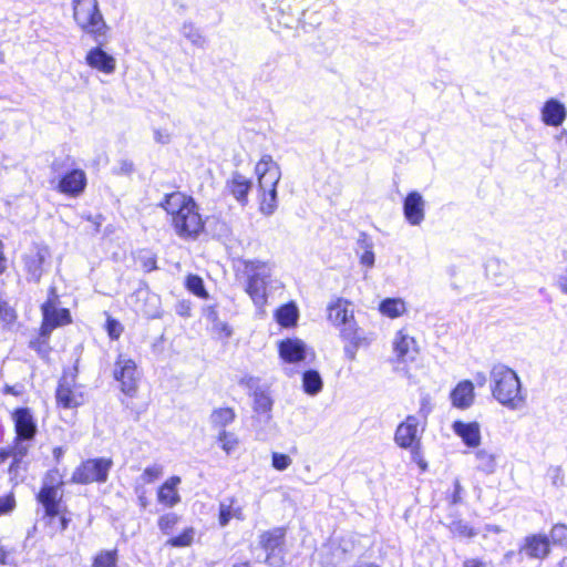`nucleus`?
<instances>
[{"label":"nucleus","instance_id":"7c9ffc66","mask_svg":"<svg viewBox=\"0 0 567 567\" xmlns=\"http://www.w3.org/2000/svg\"><path fill=\"white\" fill-rule=\"evenodd\" d=\"M231 518L243 520V508L237 505L235 498H226L219 504V525L225 527Z\"/></svg>","mask_w":567,"mask_h":567},{"label":"nucleus","instance_id":"f03ea898","mask_svg":"<svg viewBox=\"0 0 567 567\" xmlns=\"http://www.w3.org/2000/svg\"><path fill=\"white\" fill-rule=\"evenodd\" d=\"M491 392L493 398L509 410L524 406L526 396L522 392V383L514 370L505 364L493 365L491 373Z\"/></svg>","mask_w":567,"mask_h":567},{"label":"nucleus","instance_id":"a211bd4d","mask_svg":"<svg viewBox=\"0 0 567 567\" xmlns=\"http://www.w3.org/2000/svg\"><path fill=\"white\" fill-rule=\"evenodd\" d=\"M417 417L414 415H409L395 431V443L402 449L412 447L414 442L417 440Z\"/></svg>","mask_w":567,"mask_h":567},{"label":"nucleus","instance_id":"6e6d98bb","mask_svg":"<svg viewBox=\"0 0 567 567\" xmlns=\"http://www.w3.org/2000/svg\"><path fill=\"white\" fill-rule=\"evenodd\" d=\"M14 507V498L12 496L0 497V515L11 512Z\"/></svg>","mask_w":567,"mask_h":567},{"label":"nucleus","instance_id":"393cba45","mask_svg":"<svg viewBox=\"0 0 567 567\" xmlns=\"http://www.w3.org/2000/svg\"><path fill=\"white\" fill-rule=\"evenodd\" d=\"M327 310L328 320L337 327H341L342 323L354 317L351 303L343 298H337L331 301Z\"/></svg>","mask_w":567,"mask_h":567},{"label":"nucleus","instance_id":"58836bf2","mask_svg":"<svg viewBox=\"0 0 567 567\" xmlns=\"http://www.w3.org/2000/svg\"><path fill=\"white\" fill-rule=\"evenodd\" d=\"M451 533L458 538H472L477 532L466 522L462 519L453 520L449 526Z\"/></svg>","mask_w":567,"mask_h":567},{"label":"nucleus","instance_id":"603ef678","mask_svg":"<svg viewBox=\"0 0 567 567\" xmlns=\"http://www.w3.org/2000/svg\"><path fill=\"white\" fill-rule=\"evenodd\" d=\"M239 384L255 392L256 389H262L259 385V379L252 375H245L240 379Z\"/></svg>","mask_w":567,"mask_h":567},{"label":"nucleus","instance_id":"e2e57ef3","mask_svg":"<svg viewBox=\"0 0 567 567\" xmlns=\"http://www.w3.org/2000/svg\"><path fill=\"white\" fill-rule=\"evenodd\" d=\"M462 492H463V487L460 483L458 480H455L454 481V492H453V495H452V503L453 504H457L461 502L462 499Z\"/></svg>","mask_w":567,"mask_h":567},{"label":"nucleus","instance_id":"6ab92c4d","mask_svg":"<svg viewBox=\"0 0 567 567\" xmlns=\"http://www.w3.org/2000/svg\"><path fill=\"white\" fill-rule=\"evenodd\" d=\"M251 187V181L238 172L233 173L226 183V189L241 206L248 203V193Z\"/></svg>","mask_w":567,"mask_h":567},{"label":"nucleus","instance_id":"13d9d810","mask_svg":"<svg viewBox=\"0 0 567 567\" xmlns=\"http://www.w3.org/2000/svg\"><path fill=\"white\" fill-rule=\"evenodd\" d=\"M141 261L145 271H152L157 268L156 258L153 255L143 256Z\"/></svg>","mask_w":567,"mask_h":567},{"label":"nucleus","instance_id":"8fccbe9b","mask_svg":"<svg viewBox=\"0 0 567 567\" xmlns=\"http://www.w3.org/2000/svg\"><path fill=\"white\" fill-rule=\"evenodd\" d=\"M373 249V243L365 233H360L357 239V254Z\"/></svg>","mask_w":567,"mask_h":567},{"label":"nucleus","instance_id":"c9c22d12","mask_svg":"<svg viewBox=\"0 0 567 567\" xmlns=\"http://www.w3.org/2000/svg\"><path fill=\"white\" fill-rule=\"evenodd\" d=\"M379 310L389 318H398L405 312V302L400 298H386L381 301Z\"/></svg>","mask_w":567,"mask_h":567},{"label":"nucleus","instance_id":"49530a36","mask_svg":"<svg viewBox=\"0 0 567 567\" xmlns=\"http://www.w3.org/2000/svg\"><path fill=\"white\" fill-rule=\"evenodd\" d=\"M271 461H272V466L277 471H285L292 463L290 456H288L287 454L278 453V452L272 453Z\"/></svg>","mask_w":567,"mask_h":567},{"label":"nucleus","instance_id":"e433bc0d","mask_svg":"<svg viewBox=\"0 0 567 567\" xmlns=\"http://www.w3.org/2000/svg\"><path fill=\"white\" fill-rule=\"evenodd\" d=\"M323 386L321 375L316 370H308L302 375L303 391L309 395L318 394Z\"/></svg>","mask_w":567,"mask_h":567},{"label":"nucleus","instance_id":"cd10ccee","mask_svg":"<svg viewBox=\"0 0 567 567\" xmlns=\"http://www.w3.org/2000/svg\"><path fill=\"white\" fill-rule=\"evenodd\" d=\"M566 118V109L555 99L548 100L542 109V120L546 125L558 126Z\"/></svg>","mask_w":567,"mask_h":567},{"label":"nucleus","instance_id":"4c0bfd02","mask_svg":"<svg viewBox=\"0 0 567 567\" xmlns=\"http://www.w3.org/2000/svg\"><path fill=\"white\" fill-rule=\"evenodd\" d=\"M217 442L220 444L221 450L230 455L239 445L237 435L233 432L221 430L218 432Z\"/></svg>","mask_w":567,"mask_h":567},{"label":"nucleus","instance_id":"aec40b11","mask_svg":"<svg viewBox=\"0 0 567 567\" xmlns=\"http://www.w3.org/2000/svg\"><path fill=\"white\" fill-rule=\"evenodd\" d=\"M307 347L299 339H285L279 343V355L288 363H296L305 360Z\"/></svg>","mask_w":567,"mask_h":567},{"label":"nucleus","instance_id":"4be33fe9","mask_svg":"<svg viewBox=\"0 0 567 567\" xmlns=\"http://www.w3.org/2000/svg\"><path fill=\"white\" fill-rule=\"evenodd\" d=\"M452 430L466 446L477 447L481 444V426L477 422L455 421L452 424Z\"/></svg>","mask_w":567,"mask_h":567},{"label":"nucleus","instance_id":"9b49d317","mask_svg":"<svg viewBox=\"0 0 567 567\" xmlns=\"http://www.w3.org/2000/svg\"><path fill=\"white\" fill-rule=\"evenodd\" d=\"M49 258L50 251L44 246H34L25 254L23 261L29 281H40L44 271V264Z\"/></svg>","mask_w":567,"mask_h":567},{"label":"nucleus","instance_id":"37998d69","mask_svg":"<svg viewBox=\"0 0 567 567\" xmlns=\"http://www.w3.org/2000/svg\"><path fill=\"white\" fill-rule=\"evenodd\" d=\"M187 289L198 297H206V290L204 288L203 279L197 275H189L186 278Z\"/></svg>","mask_w":567,"mask_h":567},{"label":"nucleus","instance_id":"6e6552de","mask_svg":"<svg viewBox=\"0 0 567 567\" xmlns=\"http://www.w3.org/2000/svg\"><path fill=\"white\" fill-rule=\"evenodd\" d=\"M55 398L58 404L64 409H72L83 404V394L76 384V368L71 372H64L59 381Z\"/></svg>","mask_w":567,"mask_h":567},{"label":"nucleus","instance_id":"9d476101","mask_svg":"<svg viewBox=\"0 0 567 567\" xmlns=\"http://www.w3.org/2000/svg\"><path fill=\"white\" fill-rule=\"evenodd\" d=\"M301 10L299 0H279L275 7L270 8L268 19L271 24L291 28L298 21Z\"/></svg>","mask_w":567,"mask_h":567},{"label":"nucleus","instance_id":"a878e982","mask_svg":"<svg viewBox=\"0 0 567 567\" xmlns=\"http://www.w3.org/2000/svg\"><path fill=\"white\" fill-rule=\"evenodd\" d=\"M453 406L465 410L474 402V385L471 381H461L450 394Z\"/></svg>","mask_w":567,"mask_h":567},{"label":"nucleus","instance_id":"39448f33","mask_svg":"<svg viewBox=\"0 0 567 567\" xmlns=\"http://www.w3.org/2000/svg\"><path fill=\"white\" fill-rule=\"evenodd\" d=\"M63 476L59 470H50L42 481V487L37 496L38 502L43 506L45 516L50 523L61 513L63 497Z\"/></svg>","mask_w":567,"mask_h":567},{"label":"nucleus","instance_id":"20e7f679","mask_svg":"<svg viewBox=\"0 0 567 567\" xmlns=\"http://www.w3.org/2000/svg\"><path fill=\"white\" fill-rule=\"evenodd\" d=\"M243 272L247 277L246 292L256 306H264L267 301V286L271 277V266L261 260H244Z\"/></svg>","mask_w":567,"mask_h":567},{"label":"nucleus","instance_id":"79ce46f5","mask_svg":"<svg viewBox=\"0 0 567 567\" xmlns=\"http://www.w3.org/2000/svg\"><path fill=\"white\" fill-rule=\"evenodd\" d=\"M163 475V466L159 464H153L147 466L140 476L143 484H151L158 480Z\"/></svg>","mask_w":567,"mask_h":567},{"label":"nucleus","instance_id":"2f4dec72","mask_svg":"<svg viewBox=\"0 0 567 567\" xmlns=\"http://www.w3.org/2000/svg\"><path fill=\"white\" fill-rule=\"evenodd\" d=\"M236 419V413L231 408H218L213 410L209 421L213 427L219 431L226 430Z\"/></svg>","mask_w":567,"mask_h":567},{"label":"nucleus","instance_id":"2eb2a0df","mask_svg":"<svg viewBox=\"0 0 567 567\" xmlns=\"http://www.w3.org/2000/svg\"><path fill=\"white\" fill-rule=\"evenodd\" d=\"M550 551L549 538L546 535L534 534L524 538L519 555L543 560Z\"/></svg>","mask_w":567,"mask_h":567},{"label":"nucleus","instance_id":"a18cd8bd","mask_svg":"<svg viewBox=\"0 0 567 567\" xmlns=\"http://www.w3.org/2000/svg\"><path fill=\"white\" fill-rule=\"evenodd\" d=\"M550 539L557 545H567V526L564 524H556L550 530Z\"/></svg>","mask_w":567,"mask_h":567},{"label":"nucleus","instance_id":"5fc2aeb1","mask_svg":"<svg viewBox=\"0 0 567 567\" xmlns=\"http://www.w3.org/2000/svg\"><path fill=\"white\" fill-rule=\"evenodd\" d=\"M154 140L158 144H168L171 142V133L166 128H154Z\"/></svg>","mask_w":567,"mask_h":567},{"label":"nucleus","instance_id":"b1692460","mask_svg":"<svg viewBox=\"0 0 567 567\" xmlns=\"http://www.w3.org/2000/svg\"><path fill=\"white\" fill-rule=\"evenodd\" d=\"M285 539V529L284 528H274L267 532H264L259 536V546L267 553L265 561L269 565H272L270 561L272 555H275L276 550L280 549Z\"/></svg>","mask_w":567,"mask_h":567},{"label":"nucleus","instance_id":"f257e3e1","mask_svg":"<svg viewBox=\"0 0 567 567\" xmlns=\"http://www.w3.org/2000/svg\"><path fill=\"white\" fill-rule=\"evenodd\" d=\"M159 206L171 216L176 235L195 240L203 233L205 223L193 197L181 192L166 194Z\"/></svg>","mask_w":567,"mask_h":567},{"label":"nucleus","instance_id":"3c124183","mask_svg":"<svg viewBox=\"0 0 567 567\" xmlns=\"http://www.w3.org/2000/svg\"><path fill=\"white\" fill-rule=\"evenodd\" d=\"M548 475L551 480V484L554 486H563L564 485V473H563V470L561 467L559 466H553L549 468L548 471Z\"/></svg>","mask_w":567,"mask_h":567},{"label":"nucleus","instance_id":"de8ad7c7","mask_svg":"<svg viewBox=\"0 0 567 567\" xmlns=\"http://www.w3.org/2000/svg\"><path fill=\"white\" fill-rule=\"evenodd\" d=\"M28 441H19L16 439V445L10 451V455L13 456L14 463H19L28 453L29 445Z\"/></svg>","mask_w":567,"mask_h":567},{"label":"nucleus","instance_id":"c03bdc74","mask_svg":"<svg viewBox=\"0 0 567 567\" xmlns=\"http://www.w3.org/2000/svg\"><path fill=\"white\" fill-rule=\"evenodd\" d=\"M178 520L179 517L175 513H167L158 518L157 525L164 534H169Z\"/></svg>","mask_w":567,"mask_h":567},{"label":"nucleus","instance_id":"bf43d9fd","mask_svg":"<svg viewBox=\"0 0 567 567\" xmlns=\"http://www.w3.org/2000/svg\"><path fill=\"white\" fill-rule=\"evenodd\" d=\"M364 343L348 342L344 346V354L349 360H354L358 349Z\"/></svg>","mask_w":567,"mask_h":567},{"label":"nucleus","instance_id":"4d7b16f0","mask_svg":"<svg viewBox=\"0 0 567 567\" xmlns=\"http://www.w3.org/2000/svg\"><path fill=\"white\" fill-rule=\"evenodd\" d=\"M360 262L368 268H372L374 266V252L373 249L365 250L360 252Z\"/></svg>","mask_w":567,"mask_h":567},{"label":"nucleus","instance_id":"864d4df0","mask_svg":"<svg viewBox=\"0 0 567 567\" xmlns=\"http://www.w3.org/2000/svg\"><path fill=\"white\" fill-rule=\"evenodd\" d=\"M106 329H107L109 336L112 339H117L122 332L121 324L115 319H111V318H109L106 321Z\"/></svg>","mask_w":567,"mask_h":567},{"label":"nucleus","instance_id":"7ed1b4c3","mask_svg":"<svg viewBox=\"0 0 567 567\" xmlns=\"http://www.w3.org/2000/svg\"><path fill=\"white\" fill-rule=\"evenodd\" d=\"M260 193V212L272 215L277 209V185L281 177L279 165L270 155H264L255 167Z\"/></svg>","mask_w":567,"mask_h":567},{"label":"nucleus","instance_id":"1a4fd4ad","mask_svg":"<svg viewBox=\"0 0 567 567\" xmlns=\"http://www.w3.org/2000/svg\"><path fill=\"white\" fill-rule=\"evenodd\" d=\"M113 377L121 384V391L133 396L137 390L138 372L134 360L120 354L114 363Z\"/></svg>","mask_w":567,"mask_h":567},{"label":"nucleus","instance_id":"c756f323","mask_svg":"<svg viewBox=\"0 0 567 567\" xmlns=\"http://www.w3.org/2000/svg\"><path fill=\"white\" fill-rule=\"evenodd\" d=\"M477 471L491 475L497 468V455L487 449H480L474 453Z\"/></svg>","mask_w":567,"mask_h":567},{"label":"nucleus","instance_id":"f8f14e48","mask_svg":"<svg viewBox=\"0 0 567 567\" xmlns=\"http://www.w3.org/2000/svg\"><path fill=\"white\" fill-rule=\"evenodd\" d=\"M104 45L92 47L85 54V63L100 73L111 75L116 70V59L103 49Z\"/></svg>","mask_w":567,"mask_h":567},{"label":"nucleus","instance_id":"680f3d73","mask_svg":"<svg viewBox=\"0 0 567 567\" xmlns=\"http://www.w3.org/2000/svg\"><path fill=\"white\" fill-rule=\"evenodd\" d=\"M136 494L140 507L142 509H146L150 504L148 497L146 496V491L143 488H136Z\"/></svg>","mask_w":567,"mask_h":567},{"label":"nucleus","instance_id":"5701e85b","mask_svg":"<svg viewBox=\"0 0 567 567\" xmlns=\"http://www.w3.org/2000/svg\"><path fill=\"white\" fill-rule=\"evenodd\" d=\"M85 186V173L82 169H72L61 178L59 190L63 194L78 196L84 190Z\"/></svg>","mask_w":567,"mask_h":567},{"label":"nucleus","instance_id":"dca6fc26","mask_svg":"<svg viewBox=\"0 0 567 567\" xmlns=\"http://www.w3.org/2000/svg\"><path fill=\"white\" fill-rule=\"evenodd\" d=\"M393 350L398 361H414L419 352L416 341L404 330H399L393 340Z\"/></svg>","mask_w":567,"mask_h":567},{"label":"nucleus","instance_id":"69168bd1","mask_svg":"<svg viewBox=\"0 0 567 567\" xmlns=\"http://www.w3.org/2000/svg\"><path fill=\"white\" fill-rule=\"evenodd\" d=\"M463 567H486V564L477 558H470L463 563Z\"/></svg>","mask_w":567,"mask_h":567},{"label":"nucleus","instance_id":"473e14b6","mask_svg":"<svg viewBox=\"0 0 567 567\" xmlns=\"http://www.w3.org/2000/svg\"><path fill=\"white\" fill-rule=\"evenodd\" d=\"M340 336L342 340L354 343H368L363 331L358 327L354 317L341 324Z\"/></svg>","mask_w":567,"mask_h":567},{"label":"nucleus","instance_id":"774afa93","mask_svg":"<svg viewBox=\"0 0 567 567\" xmlns=\"http://www.w3.org/2000/svg\"><path fill=\"white\" fill-rule=\"evenodd\" d=\"M475 380L477 384L482 386L486 383V375L482 372H478L475 377Z\"/></svg>","mask_w":567,"mask_h":567},{"label":"nucleus","instance_id":"72a5a7b5","mask_svg":"<svg viewBox=\"0 0 567 567\" xmlns=\"http://www.w3.org/2000/svg\"><path fill=\"white\" fill-rule=\"evenodd\" d=\"M298 308L292 302L281 306L276 311L277 322L286 328L295 326L298 320Z\"/></svg>","mask_w":567,"mask_h":567},{"label":"nucleus","instance_id":"a19ab883","mask_svg":"<svg viewBox=\"0 0 567 567\" xmlns=\"http://www.w3.org/2000/svg\"><path fill=\"white\" fill-rule=\"evenodd\" d=\"M116 550H104L96 555L92 567H116Z\"/></svg>","mask_w":567,"mask_h":567},{"label":"nucleus","instance_id":"f3484780","mask_svg":"<svg viewBox=\"0 0 567 567\" xmlns=\"http://www.w3.org/2000/svg\"><path fill=\"white\" fill-rule=\"evenodd\" d=\"M72 10L78 27L103 16L99 0H72Z\"/></svg>","mask_w":567,"mask_h":567},{"label":"nucleus","instance_id":"0e129e2a","mask_svg":"<svg viewBox=\"0 0 567 567\" xmlns=\"http://www.w3.org/2000/svg\"><path fill=\"white\" fill-rule=\"evenodd\" d=\"M65 513L66 512L61 508V513L58 515L59 516V525H60V530L61 532H63V530H65L68 528L69 523L71 520L70 517H68L65 515Z\"/></svg>","mask_w":567,"mask_h":567},{"label":"nucleus","instance_id":"ddd939ff","mask_svg":"<svg viewBox=\"0 0 567 567\" xmlns=\"http://www.w3.org/2000/svg\"><path fill=\"white\" fill-rule=\"evenodd\" d=\"M17 440L32 441L38 432L37 422L29 408H18L12 413Z\"/></svg>","mask_w":567,"mask_h":567},{"label":"nucleus","instance_id":"423d86ee","mask_svg":"<svg viewBox=\"0 0 567 567\" xmlns=\"http://www.w3.org/2000/svg\"><path fill=\"white\" fill-rule=\"evenodd\" d=\"M59 296L55 287H51L49 290V298L42 305L43 322L41 326V336L49 337L51 332L61 326L71 322L70 311L65 308H59Z\"/></svg>","mask_w":567,"mask_h":567},{"label":"nucleus","instance_id":"f704fd0d","mask_svg":"<svg viewBox=\"0 0 567 567\" xmlns=\"http://www.w3.org/2000/svg\"><path fill=\"white\" fill-rule=\"evenodd\" d=\"M181 33L194 47L199 49H204L206 47V38L202 34L200 30L193 22H184L181 27Z\"/></svg>","mask_w":567,"mask_h":567},{"label":"nucleus","instance_id":"0eeeda50","mask_svg":"<svg viewBox=\"0 0 567 567\" xmlns=\"http://www.w3.org/2000/svg\"><path fill=\"white\" fill-rule=\"evenodd\" d=\"M113 465L111 458H90L78 466L72 474V482L78 484L104 483Z\"/></svg>","mask_w":567,"mask_h":567},{"label":"nucleus","instance_id":"412c9836","mask_svg":"<svg viewBox=\"0 0 567 567\" xmlns=\"http://www.w3.org/2000/svg\"><path fill=\"white\" fill-rule=\"evenodd\" d=\"M84 34L95 42V44H107L110 40L111 27L104 19V16L78 27Z\"/></svg>","mask_w":567,"mask_h":567},{"label":"nucleus","instance_id":"09e8293b","mask_svg":"<svg viewBox=\"0 0 567 567\" xmlns=\"http://www.w3.org/2000/svg\"><path fill=\"white\" fill-rule=\"evenodd\" d=\"M208 319L215 322L214 323L215 329L221 331L225 334V337L231 336V333H233L231 328L226 322L217 320V313L215 310L209 311Z\"/></svg>","mask_w":567,"mask_h":567},{"label":"nucleus","instance_id":"ea45409f","mask_svg":"<svg viewBox=\"0 0 567 567\" xmlns=\"http://www.w3.org/2000/svg\"><path fill=\"white\" fill-rule=\"evenodd\" d=\"M195 529L193 527L186 528L182 534L169 538L166 545L171 547H187L194 542Z\"/></svg>","mask_w":567,"mask_h":567},{"label":"nucleus","instance_id":"338daca9","mask_svg":"<svg viewBox=\"0 0 567 567\" xmlns=\"http://www.w3.org/2000/svg\"><path fill=\"white\" fill-rule=\"evenodd\" d=\"M6 270V258L3 255V244L0 240V275L3 274Z\"/></svg>","mask_w":567,"mask_h":567},{"label":"nucleus","instance_id":"4468645a","mask_svg":"<svg viewBox=\"0 0 567 567\" xmlns=\"http://www.w3.org/2000/svg\"><path fill=\"white\" fill-rule=\"evenodd\" d=\"M403 215L411 226H420L425 219V200L416 192H410L403 200Z\"/></svg>","mask_w":567,"mask_h":567},{"label":"nucleus","instance_id":"bb28decb","mask_svg":"<svg viewBox=\"0 0 567 567\" xmlns=\"http://www.w3.org/2000/svg\"><path fill=\"white\" fill-rule=\"evenodd\" d=\"M179 483V476H172L166 480L157 492L158 503L167 507H174L176 504H178L181 502V496L177 491Z\"/></svg>","mask_w":567,"mask_h":567},{"label":"nucleus","instance_id":"052dcab7","mask_svg":"<svg viewBox=\"0 0 567 567\" xmlns=\"http://www.w3.org/2000/svg\"><path fill=\"white\" fill-rule=\"evenodd\" d=\"M432 406H431V400L429 395H424L421 399V406H420V414L426 419L427 415L431 413Z\"/></svg>","mask_w":567,"mask_h":567},{"label":"nucleus","instance_id":"c85d7f7f","mask_svg":"<svg viewBox=\"0 0 567 567\" xmlns=\"http://www.w3.org/2000/svg\"><path fill=\"white\" fill-rule=\"evenodd\" d=\"M254 398V411L265 422H269L271 419V410L274 401L266 388L256 389L252 393Z\"/></svg>","mask_w":567,"mask_h":567}]
</instances>
